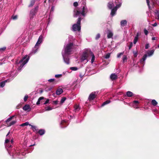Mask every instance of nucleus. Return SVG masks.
I'll use <instances>...</instances> for the list:
<instances>
[{
    "instance_id": "44",
    "label": "nucleus",
    "mask_w": 159,
    "mask_h": 159,
    "mask_svg": "<svg viewBox=\"0 0 159 159\" xmlns=\"http://www.w3.org/2000/svg\"><path fill=\"white\" fill-rule=\"evenodd\" d=\"M11 18L13 20H16L17 18V15L12 16Z\"/></svg>"
},
{
    "instance_id": "61",
    "label": "nucleus",
    "mask_w": 159,
    "mask_h": 159,
    "mask_svg": "<svg viewBox=\"0 0 159 159\" xmlns=\"http://www.w3.org/2000/svg\"><path fill=\"white\" fill-rule=\"evenodd\" d=\"M3 64L2 62H0V65H2Z\"/></svg>"
},
{
    "instance_id": "62",
    "label": "nucleus",
    "mask_w": 159,
    "mask_h": 159,
    "mask_svg": "<svg viewBox=\"0 0 159 159\" xmlns=\"http://www.w3.org/2000/svg\"><path fill=\"white\" fill-rule=\"evenodd\" d=\"M56 94L55 93H53V95L54 96H55V95Z\"/></svg>"
},
{
    "instance_id": "37",
    "label": "nucleus",
    "mask_w": 159,
    "mask_h": 159,
    "mask_svg": "<svg viewBox=\"0 0 159 159\" xmlns=\"http://www.w3.org/2000/svg\"><path fill=\"white\" fill-rule=\"evenodd\" d=\"M70 69L72 70L76 71L78 70V68L76 67H71L70 68Z\"/></svg>"
},
{
    "instance_id": "32",
    "label": "nucleus",
    "mask_w": 159,
    "mask_h": 159,
    "mask_svg": "<svg viewBox=\"0 0 159 159\" xmlns=\"http://www.w3.org/2000/svg\"><path fill=\"white\" fill-rule=\"evenodd\" d=\"M158 0H151V2H152L151 4L152 5V7H153V6L155 3H157Z\"/></svg>"
},
{
    "instance_id": "11",
    "label": "nucleus",
    "mask_w": 159,
    "mask_h": 159,
    "mask_svg": "<svg viewBox=\"0 0 159 159\" xmlns=\"http://www.w3.org/2000/svg\"><path fill=\"white\" fill-rule=\"evenodd\" d=\"M106 33L107 34V38L108 39L112 38V37L113 35V33L112 30L108 29L106 30Z\"/></svg>"
},
{
    "instance_id": "18",
    "label": "nucleus",
    "mask_w": 159,
    "mask_h": 159,
    "mask_svg": "<svg viewBox=\"0 0 159 159\" xmlns=\"http://www.w3.org/2000/svg\"><path fill=\"white\" fill-rule=\"evenodd\" d=\"M127 21L126 20H123L120 22V25L122 26H124L126 25Z\"/></svg>"
},
{
    "instance_id": "29",
    "label": "nucleus",
    "mask_w": 159,
    "mask_h": 159,
    "mask_svg": "<svg viewBox=\"0 0 159 159\" xmlns=\"http://www.w3.org/2000/svg\"><path fill=\"white\" fill-rule=\"evenodd\" d=\"M152 105L153 106H156L157 104V102L155 100L153 99L151 101Z\"/></svg>"
},
{
    "instance_id": "41",
    "label": "nucleus",
    "mask_w": 159,
    "mask_h": 159,
    "mask_svg": "<svg viewBox=\"0 0 159 159\" xmlns=\"http://www.w3.org/2000/svg\"><path fill=\"white\" fill-rule=\"evenodd\" d=\"M16 154L18 155H19L20 154L19 150H17V151H16L14 153V155H13V156H14Z\"/></svg>"
},
{
    "instance_id": "34",
    "label": "nucleus",
    "mask_w": 159,
    "mask_h": 159,
    "mask_svg": "<svg viewBox=\"0 0 159 159\" xmlns=\"http://www.w3.org/2000/svg\"><path fill=\"white\" fill-rule=\"evenodd\" d=\"M127 57L126 56L124 55L122 57V60L123 62H125V61H126L127 60Z\"/></svg>"
},
{
    "instance_id": "42",
    "label": "nucleus",
    "mask_w": 159,
    "mask_h": 159,
    "mask_svg": "<svg viewBox=\"0 0 159 159\" xmlns=\"http://www.w3.org/2000/svg\"><path fill=\"white\" fill-rule=\"evenodd\" d=\"M133 53L134 54V57H137V55H138V52L137 51H133Z\"/></svg>"
},
{
    "instance_id": "10",
    "label": "nucleus",
    "mask_w": 159,
    "mask_h": 159,
    "mask_svg": "<svg viewBox=\"0 0 159 159\" xmlns=\"http://www.w3.org/2000/svg\"><path fill=\"white\" fill-rule=\"evenodd\" d=\"M61 53L64 62L67 64H69L70 63L69 59L67 56L68 55L64 54L63 52H61Z\"/></svg>"
},
{
    "instance_id": "1",
    "label": "nucleus",
    "mask_w": 159,
    "mask_h": 159,
    "mask_svg": "<svg viewBox=\"0 0 159 159\" xmlns=\"http://www.w3.org/2000/svg\"><path fill=\"white\" fill-rule=\"evenodd\" d=\"M43 36L42 35L40 36L34 47L33 48L32 51L29 54V56H28L27 55H26L20 61H16V64L18 65L19 64H20V66L19 68V70H20L24 65L28 62L30 59V57L35 54L37 52L40 47L41 43L43 42Z\"/></svg>"
},
{
    "instance_id": "59",
    "label": "nucleus",
    "mask_w": 159,
    "mask_h": 159,
    "mask_svg": "<svg viewBox=\"0 0 159 159\" xmlns=\"http://www.w3.org/2000/svg\"><path fill=\"white\" fill-rule=\"evenodd\" d=\"M157 25V24L156 23H155L153 25V26H156Z\"/></svg>"
},
{
    "instance_id": "39",
    "label": "nucleus",
    "mask_w": 159,
    "mask_h": 159,
    "mask_svg": "<svg viewBox=\"0 0 159 159\" xmlns=\"http://www.w3.org/2000/svg\"><path fill=\"white\" fill-rule=\"evenodd\" d=\"M148 6V8L149 9H151L152 7L150 6L149 4V0H146Z\"/></svg>"
},
{
    "instance_id": "20",
    "label": "nucleus",
    "mask_w": 159,
    "mask_h": 159,
    "mask_svg": "<svg viewBox=\"0 0 159 159\" xmlns=\"http://www.w3.org/2000/svg\"><path fill=\"white\" fill-rule=\"evenodd\" d=\"M126 95L128 97H130L134 95V94L131 92L128 91L126 92Z\"/></svg>"
},
{
    "instance_id": "26",
    "label": "nucleus",
    "mask_w": 159,
    "mask_h": 159,
    "mask_svg": "<svg viewBox=\"0 0 159 159\" xmlns=\"http://www.w3.org/2000/svg\"><path fill=\"white\" fill-rule=\"evenodd\" d=\"M65 123V121L64 120H62L61 121L60 123V125L61 128H63L66 127V126H64Z\"/></svg>"
},
{
    "instance_id": "43",
    "label": "nucleus",
    "mask_w": 159,
    "mask_h": 159,
    "mask_svg": "<svg viewBox=\"0 0 159 159\" xmlns=\"http://www.w3.org/2000/svg\"><path fill=\"white\" fill-rule=\"evenodd\" d=\"M6 47H3L2 48H0V52L4 51L6 49Z\"/></svg>"
},
{
    "instance_id": "31",
    "label": "nucleus",
    "mask_w": 159,
    "mask_h": 159,
    "mask_svg": "<svg viewBox=\"0 0 159 159\" xmlns=\"http://www.w3.org/2000/svg\"><path fill=\"white\" fill-rule=\"evenodd\" d=\"M16 122V120H13L8 124V126H10L15 124Z\"/></svg>"
},
{
    "instance_id": "63",
    "label": "nucleus",
    "mask_w": 159,
    "mask_h": 159,
    "mask_svg": "<svg viewBox=\"0 0 159 159\" xmlns=\"http://www.w3.org/2000/svg\"><path fill=\"white\" fill-rule=\"evenodd\" d=\"M34 145H35V144H34L33 145H30V146H34Z\"/></svg>"
},
{
    "instance_id": "7",
    "label": "nucleus",
    "mask_w": 159,
    "mask_h": 159,
    "mask_svg": "<svg viewBox=\"0 0 159 159\" xmlns=\"http://www.w3.org/2000/svg\"><path fill=\"white\" fill-rule=\"evenodd\" d=\"M82 18L79 17L76 24H74L72 26V30L74 31H80L81 29L80 22Z\"/></svg>"
},
{
    "instance_id": "60",
    "label": "nucleus",
    "mask_w": 159,
    "mask_h": 159,
    "mask_svg": "<svg viewBox=\"0 0 159 159\" xmlns=\"http://www.w3.org/2000/svg\"><path fill=\"white\" fill-rule=\"evenodd\" d=\"M156 38L155 37H153L152 38V40H156Z\"/></svg>"
},
{
    "instance_id": "14",
    "label": "nucleus",
    "mask_w": 159,
    "mask_h": 159,
    "mask_svg": "<svg viewBox=\"0 0 159 159\" xmlns=\"http://www.w3.org/2000/svg\"><path fill=\"white\" fill-rule=\"evenodd\" d=\"M110 78L112 80H114L117 79V75L115 73L112 74L110 75Z\"/></svg>"
},
{
    "instance_id": "46",
    "label": "nucleus",
    "mask_w": 159,
    "mask_h": 159,
    "mask_svg": "<svg viewBox=\"0 0 159 159\" xmlns=\"http://www.w3.org/2000/svg\"><path fill=\"white\" fill-rule=\"evenodd\" d=\"M144 32L146 35H147L148 33V31L146 29H144Z\"/></svg>"
},
{
    "instance_id": "25",
    "label": "nucleus",
    "mask_w": 159,
    "mask_h": 159,
    "mask_svg": "<svg viewBox=\"0 0 159 159\" xmlns=\"http://www.w3.org/2000/svg\"><path fill=\"white\" fill-rule=\"evenodd\" d=\"M30 126H31V127L33 129V130L34 131H36L37 132H38V131L39 130L37 128V127L36 126H34V125H31Z\"/></svg>"
},
{
    "instance_id": "57",
    "label": "nucleus",
    "mask_w": 159,
    "mask_h": 159,
    "mask_svg": "<svg viewBox=\"0 0 159 159\" xmlns=\"http://www.w3.org/2000/svg\"><path fill=\"white\" fill-rule=\"evenodd\" d=\"M54 9V6H52L51 8V11H53Z\"/></svg>"
},
{
    "instance_id": "53",
    "label": "nucleus",
    "mask_w": 159,
    "mask_h": 159,
    "mask_svg": "<svg viewBox=\"0 0 159 159\" xmlns=\"http://www.w3.org/2000/svg\"><path fill=\"white\" fill-rule=\"evenodd\" d=\"M74 6L76 7H77L78 5V3L77 2H75L74 3Z\"/></svg>"
},
{
    "instance_id": "6",
    "label": "nucleus",
    "mask_w": 159,
    "mask_h": 159,
    "mask_svg": "<svg viewBox=\"0 0 159 159\" xmlns=\"http://www.w3.org/2000/svg\"><path fill=\"white\" fill-rule=\"evenodd\" d=\"M90 50L89 49H85L82 53L80 58L81 62L86 63L89 61L90 58Z\"/></svg>"
},
{
    "instance_id": "48",
    "label": "nucleus",
    "mask_w": 159,
    "mask_h": 159,
    "mask_svg": "<svg viewBox=\"0 0 159 159\" xmlns=\"http://www.w3.org/2000/svg\"><path fill=\"white\" fill-rule=\"evenodd\" d=\"M139 103V101L137 100H135L133 101V104H137Z\"/></svg>"
},
{
    "instance_id": "22",
    "label": "nucleus",
    "mask_w": 159,
    "mask_h": 159,
    "mask_svg": "<svg viewBox=\"0 0 159 159\" xmlns=\"http://www.w3.org/2000/svg\"><path fill=\"white\" fill-rule=\"evenodd\" d=\"M154 51V50L148 51L147 52L148 56L149 57L151 56L153 54Z\"/></svg>"
},
{
    "instance_id": "27",
    "label": "nucleus",
    "mask_w": 159,
    "mask_h": 159,
    "mask_svg": "<svg viewBox=\"0 0 159 159\" xmlns=\"http://www.w3.org/2000/svg\"><path fill=\"white\" fill-rule=\"evenodd\" d=\"M110 102V100H108L105 102H104L102 105L101 106L103 107L107 104H109Z\"/></svg>"
},
{
    "instance_id": "50",
    "label": "nucleus",
    "mask_w": 159,
    "mask_h": 159,
    "mask_svg": "<svg viewBox=\"0 0 159 159\" xmlns=\"http://www.w3.org/2000/svg\"><path fill=\"white\" fill-rule=\"evenodd\" d=\"M100 37V34H98L96 36V37H95V39H98Z\"/></svg>"
},
{
    "instance_id": "49",
    "label": "nucleus",
    "mask_w": 159,
    "mask_h": 159,
    "mask_svg": "<svg viewBox=\"0 0 159 159\" xmlns=\"http://www.w3.org/2000/svg\"><path fill=\"white\" fill-rule=\"evenodd\" d=\"M62 75L61 74L56 75L55 77L56 78H60L61 77Z\"/></svg>"
},
{
    "instance_id": "51",
    "label": "nucleus",
    "mask_w": 159,
    "mask_h": 159,
    "mask_svg": "<svg viewBox=\"0 0 159 159\" xmlns=\"http://www.w3.org/2000/svg\"><path fill=\"white\" fill-rule=\"evenodd\" d=\"M28 98V96L27 95H26L24 97V100L25 101H27V98Z\"/></svg>"
},
{
    "instance_id": "55",
    "label": "nucleus",
    "mask_w": 159,
    "mask_h": 159,
    "mask_svg": "<svg viewBox=\"0 0 159 159\" xmlns=\"http://www.w3.org/2000/svg\"><path fill=\"white\" fill-rule=\"evenodd\" d=\"M49 102V99H47L45 102L43 103L44 104H46L47 103H48Z\"/></svg>"
},
{
    "instance_id": "33",
    "label": "nucleus",
    "mask_w": 159,
    "mask_h": 159,
    "mask_svg": "<svg viewBox=\"0 0 159 159\" xmlns=\"http://www.w3.org/2000/svg\"><path fill=\"white\" fill-rule=\"evenodd\" d=\"M29 125V126L31 125L29 124L28 122H26L25 123H23L20 125V126H26Z\"/></svg>"
},
{
    "instance_id": "8",
    "label": "nucleus",
    "mask_w": 159,
    "mask_h": 159,
    "mask_svg": "<svg viewBox=\"0 0 159 159\" xmlns=\"http://www.w3.org/2000/svg\"><path fill=\"white\" fill-rule=\"evenodd\" d=\"M38 9V7L36 6L34 8L32 9L30 12L29 16L30 19H33L35 16Z\"/></svg>"
},
{
    "instance_id": "45",
    "label": "nucleus",
    "mask_w": 159,
    "mask_h": 159,
    "mask_svg": "<svg viewBox=\"0 0 159 159\" xmlns=\"http://www.w3.org/2000/svg\"><path fill=\"white\" fill-rule=\"evenodd\" d=\"M124 54V52H120L117 55V57L118 58H119L120 57L121 55H123Z\"/></svg>"
},
{
    "instance_id": "19",
    "label": "nucleus",
    "mask_w": 159,
    "mask_h": 159,
    "mask_svg": "<svg viewBox=\"0 0 159 159\" xmlns=\"http://www.w3.org/2000/svg\"><path fill=\"white\" fill-rule=\"evenodd\" d=\"M91 56H92L91 62L92 63L94 61V60L95 59V56L94 54L93 53L91 52H90V57H91Z\"/></svg>"
},
{
    "instance_id": "16",
    "label": "nucleus",
    "mask_w": 159,
    "mask_h": 159,
    "mask_svg": "<svg viewBox=\"0 0 159 159\" xmlns=\"http://www.w3.org/2000/svg\"><path fill=\"white\" fill-rule=\"evenodd\" d=\"M23 109L24 111H30L31 109L30 106L28 105H25L23 107Z\"/></svg>"
},
{
    "instance_id": "35",
    "label": "nucleus",
    "mask_w": 159,
    "mask_h": 159,
    "mask_svg": "<svg viewBox=\"0 0 159 159\" xmlns=\"http://www.w3.org/2000/svg\"><path fill=\"white\" fill-rule=\"evenodd\" d=\"M52 108L51 107L49 106H48V107H45V111H50V110H52Z\"/></svg>"
},
{
    "instance_id": "64",
    "label": "nucleus",
    "mask_w": 159,
    "mask_h": 159,
    "mask_svg": "<svg viewBox=\"0 0 159 159\" xmlns=\"http://www.w3.org/2000/svg\"><path fill=\"white\" fill-rule=\"evenodd\" d=\"M158 48H159V45H158Z\"/></svg>"
},
{
    "instance_id": "52",
    "label": "nucleus",
    "mask_w": 159,
    "mask_h": 159,
    "mask_svg": "<svg viewBox=\"0 0 159 159\" xmlns=\"http://www.w3.org/2000/svg\"><path fill=\"white\" fill-rule=\"evenodd\" d=\"M54 80L55 79H51L48 80V81L50 82H53Z\"/></svg>"
},
{
    "instance_id": "17",
    "label": "nucleus",
    "mask_w": 159,
    "mask_h": 159,
    "mask_svg": "<svg viewBox=\"0 0 159 159\" xmlns=\"http://www.w3.org/2000/svg\"><path fill=\"white\" fill-rule=\"evenodd\" d=\"M139 36V33H137V34L136 35L135 37H134V42H133L134 44H135L136 43L138 40V39Z\"/></svg>"
},
{
    "instance_id": "30",
    "label": "nucleus",
    "mask_w": 159,
    "mask_h": 159,
    "mask_svg": "<svg viewBox=\"0 0 159 159\" xmlns=\"http://www.w3.org/2000/svg\"><path fill=\"white\" fill-rule=\"evenodd\" d=\"M35 2V0H32L30 2V4L29 6V7H32L34 4Z\"/></svg>"
},
{
    "instance_id": "38",
    "label": "nucleus",
    "mask_w": 159,
    "mask_h": 159,
    "mask_svg": "<svg viewBox=\"0 0 159 159\" xmlns=\"http://www.w3.org/2000/svg\"><path fill=\"white\" fill-rule=\"evenodd\" d=\"M110 53H108L107 54L105 55L104 57L106 59H108L110 57Z\"/></svg>"
},
{
    "instance_id": "13",
    "label": "nucleus",
    "mask_w": 159,
    "mask_h": 159,
    "mask_svg": "<svg viewBox=\"0 0 159 159\" xmlns=\"http://www.w3.org/2000/svg\"><path fill=\"white\" fill-rule=\"evenodd\" d=\"M147 57V54H145L143 57L141 59L140 61V62L141 64H143V66L144 65L145 63V61Z\"/></svg>"
},
{
    "instance_id": "24",
    "label": "nucleus",
    "mask_w": 159,
    "mask_h": 159,
    "mask_svg": "<svg viewBox=\"0 0 159 159\" xmlns=\"http://www.w3.org/2000/svg\"><path fill=\"white\" fill-rule=\"evenodd\" d=\"M15 116H11L10 117L8 118L6 120V122L7 124V125H8V122H9V121H10L12 119V118L14 117Z\"/></svg>"
},
{
    "instance_id": "4",
    "label": "nucleus",
    "mask_w": 159,
    "mask_h": 159,
    "mask_svg": "<svg viewBox=\"0 0 159 159\" xmlns=\"http://www.w3.org/2000/svg\"><path fill=\"white\" fill-rule=\"evenodd\" d=\"M75 46L72 43H70L64 46L62 52H63L64 54L70 55L75 50Z\"/></svg>"
},
{
    "instance_id": "40",
    "label": "nucleus",
    "mask_w": 159,
    "mask_h": 159,
    "mask_svg": "<svg viewBox=\"0 0 159 159\" xmlns=\"http://www.w3.org/2000/svg\"><path fill=\"white\" fill-rule=\"evenodd\" d=\"M132 107L136 109H138L139 108V107L138 106V104H133Z\"/></svg>"
},
{
    "instance_id": "54",
    "label": "nucleus",
    "mask_w": 159,
    "mask_h": 159,
    "mask_svg": "<svg viewBox=\"0 0 159 159\" xmlns=\"http://www.w3.org/2000/svg\"><path fill=\"white\" fill-rule=\"evenodd\" d=\"M133 46V43L132 42H131L130 43L129 45V48L130 49Z\"/></svg>"
},
{
    "instance_id": "28",
    "label": "nucleus",
    "mask_w": 159,
    "mask_h": 159,
    "mask_svg": "<svg viewBox=\"0 0 159 159\" xmlns=\"http://www.w3.org/2000/svg\"><path fill=\"white\" fill-rule=\"evenodd\" d=\"M74 110L75 112L78 111L80 110V108L79 106L78 105H76L74 107Z\"/></svg>"
},
{
    "instance_id": "5",
    "label": "nucleus",
    "mask_w": 159,
    "mask_h": 159,
    "mask_svg": "<svg viewBox=\"0 0 159 159\" xmlns=\"http://www.w3.org/2000/svg\"><path fill=\"white\" fill-rule=\"evenodd\" d=\"M10 133L9 131L6 135V138L5 140V145L6 148L7 149L8 153L11 155V152L10 151V149L13 145V140L12 138H11L10 135H9Z\"/></svg>"
},
{
    "instance_id": "21",
    "label": "nucleus",
    "mask_w": 159,
    "mask_h": 159,
    "mask_svg": "<svg viewBox=\"0 0 159 159\" xmlns=\"http://www.w3.org/2000/svg\"><path fill=\"white\" fill-rule=\"evenodd\" d=\"M45 131L43 129H41L39 130H38V132L40 135H42L44 134L45 133Z\"/></svg>"
},
{
    "instance_id": "56",
    "label": "nucleus",
    "mask_w": 159,
    "mask_h": 159,
    "mask_svg": "<svg viewBox=\"0 0 159 159\" xmlns=\"http://www.w3.org/2000/svg\"><path fill=\"white\" fill-rule=\"evenodd\" d=\"M149 47V45L148 44H147L145 45V48L146 49H148Z\"/></svg>"
},
{
    "instance_id": "15",
    "label": "nucleus",
    "mask_w": 159,
    "mask_h": 159,
    "mask_svg": "<svg viewBox=\"0 0 159 159\" xmlns=\"http://www.w3.org/2000/svg\"><path fill=\"white\" fill-rule=\"evenodd\" d=\"M63 92V89L61 88H59L57 90L56 94L57 95H59L61 94Z\"/></svg>"
},
{
    "instance_id": "12",
    "label": "nucleus",
    "mask_w": 159,
    "mask_h": 159,
    "mask_svg": "<svg viewBox=\"0 0 159 159\" xmlns=\"http://www.w3.org/2000/svg\"><path fill=\"white\" fill-rule=\"evenodd\" d=\"M96 92H94L91 93L89 96V99L90 100H93L96 97Z\"/></svg>"
},
{
    "instance_id": "2",
    "label": "nucleus",
    "mask_w": 159,
    "mask_h": 159,
    "mask_svg": "<svg viewBox=\"0 0 159 159\" xmlns=\"http://www.w3.org/2000/svg\"><path fill=\"white\" fill-rule=\"evenodd\" d=\"M115 4L116 6L114 7V4L112 2H109L107 4V7L109 9L111 10V15L113 16L116 14L117 9L120 7L122 4L121 0H115Z\"/></svg>"
},
{
    "instance_id": "47",
    "label": "nucleus",
    "mask_w": 159,
    "mask_h": 159,
    "mask_svg": "<svg viewBox=\"0 0 159 159\" xmlns=\"http://www.w3.org/2000/svg\"><path fill=\"white\" fill-rule=\"evenodd\" d=\"M66 98H63L61 101V103H63L65 101Z\"/></svg>"
},
{
    "instance_id": "3",
    "label": "nucleus",
    "mask_w": 159,
    "mask_h": 159,
    "mask_svg": "<svg viewBox=\"0 0 159 159\" xmlns=\"http://www.w3.org/2000/svg\"><path fill=\"white\" fill-rule=\"evenodd\" d=\"M83 6L80 10H78L77 8L75 9L74 11V16L80 17L81 15L85 16L88 12V9L87 7L85 5V2L84 1H83Z\"/></svg>"
},
{
    "instance_id": "23",
    "label": "nucleus",
    "mask_w": 159,
    "mask_h": 159,
    "mask_svg": "<svg viewBox=\"0 0 159 159\" xmlns=\"http://www.w3.org/2000/svg\"><path fill=\"white\" fill-rule=\"evenodd\" d=\"M44 98L43 97H41L39 98L36 102V104L37 105H38L40 104V102L41 103L42 102V101H41Z\"/></svg>"
},
{
    "instance_id": "9",
    "label": "nucleus",
    "mask_w": 159,
    "mask_h": 159,
    "mask_svg": "<svg viewBox=\"0 0 159 159\" xmlns=\"http://www.w3.org/2000/svg\"><path fill=\"white\" fill-rule=\"evenodd\" d=\"M14 72H11V74H8L7 75H11V76L9 79H8L7 80H6L4 81H3L1 83H0V87H3L5 85V84L7 82H9L11 80H12L13 78V76Z\"/></svg>"
},
{
    "instance_id": "36",
    "label": "nucleus",
    "mask_w": 159,
    "mask_h": 159,
    "mask_svg": "<svg viewBox=\"0 0 159 159\" xmlns=\"http://www.w3.org/2000/svg\"><path fill=\"white\" fill-rule=\"evenodd\" d=\"M155 12L156 13L157 16V19L159 20V11L156 10Z\"/></svg>"
},
{
    "instance_id": "58",
    "label": "nucleus",
    "mask_w": 159,
    "mask_h": 159,
    "mask_svg": "<svg viewBox=\"0 0 159 159\" xmlns=\"http://www.w3.org/2000/svg\"><path fill=\"white\" fill-rule=\"evenodd\" d=\"M53 102L54 104H56V105L58 103V101H53Z\"/></svg>"
}]
</instances>
